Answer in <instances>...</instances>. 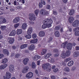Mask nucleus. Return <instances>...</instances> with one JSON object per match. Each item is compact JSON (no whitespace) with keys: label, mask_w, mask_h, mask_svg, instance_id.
I'll use <instances>...</instances> for the list:
<instances>
[{"label":"nucleus","mask_w":79,"mask_h":79,"mask_svg":"<svg viewBox=\"0 0 79 79\" xmlns=\"http://www.w3.org/2000/svg\"><path fill=\"white\" fill-rule=\"evenodd\" d=\"M32 32V28L30 27L27 31V34L28 35H31Z\"/></svg>","instance_id":"16"},{"label":"nucleus","mask_w":79,"mask_h":79,"mask_svg":"<svg viewBox=\"0 0 79 79\" xmlns=\"http://www.w3.org/2000/svg\"><path fill=\"white\" fill-rule=\"evenodd\" d=\"M72 47H73V44L71 43H69L68 44V43L66 47L67 49L71 50V48H72Z\"/></svg>","instance_id":"6"},{"label":"nucleus","mask_w":79,"mask_h":79,"mask_svg":"<svg viewBox=\"0 0 79 79\" xmlns=\"http://www.w3.org/2000/svg\"><path fill=\"white\" fill-rule=\"evenodd\" d=\"M29 19L31 21L32 20H33V21L35 20V15L29 17Z\"/></svg>","instance_id":"28"},{"label":"nucleus","mask_w":79,"mask_h":79,"mask_svg":"<svg viewBox=\"0 0 79 79\" xmlns=\"http://www.w3.org/2000/svg\"><path fill=\"white\" fill-rule=\"evenodd\" d=\"M1 30H2V31H3V30H5V29H6V26H1Z\"/></svg>","instance_id":"50"},{"label":"nucleus","mask_w":79,"mask_h":79,"mask_svg":"<svg viewBox=\"0 0 79 79\" xmlns=\"http://www.w3.org/2000/svg\"><path fill=\"white\" fill-rule=\"evenodd\" d=\"M8 39L9 40V42L10 44H13L15 41V39L14 38H9Z\"/></svg>","instance_id":"14"},{"label":"nucleus","mask_w":79,"mask_h":79,"mask_svg":"<svg viewBox=\"0 0 79 79\" xmlns=\"http://www.w3.org/2000/svg\"><path fill=\"white\" fill-rule=\"evenodd\" d=\"M76 69V67L75 66H73L72 67V71H74L75 69Z\"/></svg>","instance_id":"60"},{"label":"nucleus","mask_w":79,"mask_h":79,"mask_svg":"<svg viewBox=\"0 0 79 79\" xmlns=\"http://www.w3.org/2000/svg\"><path fill=\"white\" fill-rule=\"evenodd\" d=\"M61 56L63 58H65L66 57V54H65V53L64 52H63L61 54Z\"/></svg>","instance_id":"35"},{"label":"nucleus","mask_w":79,"mask_h":79,"mask_svg":"<svg viewBox=\"0 0 79 79\" xmlns=\"http://www.w3.org/2000/svg\"><path fill=\"white\" fill-rule=\"evenodd\" d=\"M40 37H43L45 35V32L44 31H40L39 32Z\"/></svg>","instance_id":"15"},{"label":"nucleus","mask_w":79,"mask_h":79,"mask_svg":"<svg viewBox=\"0 0 79 79\" xmlns=\"http://www.w3.org/2000/svg\"><path fill=\"white\" fill-rule=\"evenodd\" d=\"M52 54H50V53H49L46 54L44 56V58H45L46 59H47V58H48L50 56H52Z\"/></svg>","instance_id":"19"},{"label":"nucleus","mask_w":79,"mask_h":79,"mask_svg":"<svg viewBox=\"0 0 79 79\" xmlns=\"http://www.w3.org/2000/svg\"><path fill=\"white\" fill-rule=\"evenodd\" d=\"M55 35L56 37H58L60 36V33L58 31H56L55 32Z\"/></svg>","instance_id":"33"},{"label":"nucleus","mask_w":79,"mask_h":79,"mask_svg":"<svg viewBox=\"0 0 79 79\" xmlns=\"http://www.w3.org/2000/svg\"><path fill=\"white\" fill-rule=\"evenodd\" d=\"M68 30L70 31L71 32L72 31V28L71 27H68Z\"/></svg>","instance_id":"57"},{"label":"nucleus","mask_w":79,"mask_h":79,"mask_svg":"<svg viewBox=\"0 0 79 79\" xmlns=\"http://www.w3.org/2000/svg\"><path fill=\"white\" fill-rule=\"evenodd\" d=\"M74 12H75L74 10L73 9L70 10L69 12V15H70V16H73L74 14Z\"/></svg>","instance_id":"17"},{"label":"nucleus","mask_w":79,"mask_h":79,"mask_svg":"<svg viewBox=\"0 0 79 79\" xmlns=\"http://www.w3.org/2000/svg\"><path fill=\"white\" fill-rule=\"evenodd\" d=\"M40 58H41L40 56H39V55H35V60H38V59H39Z\"/></svg>","instance_id":"42"},{"label":"nucleus","mask_w":79,"mask_h":79,"mask_svg":"<svg viewBox=\"0 0 79 79\" xmlns=\"http://www.w3.org/2000/svg\"><path fill=\"white\" fill-rule=\"evenodd\" d=\"M2 57H4V55L3 54H0V59H1Z\"/></svg>","instance_id":"61"},{"label":"nucleus","mask_w":79,"mask_h":79,"mask_svg":"<svg viewBox=\"0 0 79 79\" xmlns=\"http://www.w3.org/2000/svg\"><path fill=\"white\" fill-rule=\"evenodd\" d=\"M37 39H35L32 40L30 41L31 44H35L37 42Z\"/></svg>","instance_id":"23"},{"label":"nucleus","mask_w":79,"mask_h":79,"mask_svg":"<svg viewBox=\"0 0 79 79\" xmlns=\"http://www.w3.org/2000/svg\"><path fill=\"white\" fill-rule=\"evenodd\" d=\"M64 70L66 72H69V68L67 67H66L64 69Z\"/></svg>","instance_id":"40"},{"label":"nucleus","mask_w":79,"mask_h":79,"mask_svg":"<svg viewBox=\"0 0 79 79\" xmlns=\"http://www.w3.org/2000/svg\"><path fill=\"white\" fill-rule=\"evenodd\" d=\"M53 23V21L51 19H48V26L49 27H50L52 26V24Z\"/></svg>","instance_id":"18"},{"label":"nucleus","mask_w":79,"mask_h":79,"mask_svg":"<svg viewBox=\"0 0 79 79\" xmlns=\"http://www.w3.org/2000/svg\"><path fill=\"white\" fill-rule=\"evenodd\" d=\"M52 40L53 38H52V37L50 36L48 39V42H51V41H52Z\"/></svg>","instance_id":"53"},{"label":"nucleus","mask_w":79,"mask_h":79,"mask_svg":"<svg viewBox=\"0 0 79 79\" xmlns=\"http://www.w3.org/2000/svg\"><path fill=\"white\" fill-rule=\"evenodd\" d=\"M51 67L50 66L48 67L45 70H46L47 71H48V72H50L51 71Z\"/></svg>","instance_id":"38"},{"label":"nucleus","mask_w":79,"mask_h":79,"mask_svg":"<svg viewBox=\"0 0 79 79\" xmlns=\"http://www.w3.org/2000/svg\"><path fill=\"white\" fill-rule=\"evenodd\" d=\"M15 34H16V31L15 30H13L9 34V35L10 36H14V35H15Z\"/></svg>","instance_id":"13"},{"label":"nucleus","mask_w":79,"mask_h":79,"mask_svg":"<svg viewBox=\"0 0 79 79\" xmlns=\"http://www.w3.org/2000/svg\"><path fill=\"white\" fill-rule=\"evenodd\" d=\"M53 52L56 53H58L59 52L58 50L56 48L55 49L53 50Z\"/></svg>","instance_id":"51"},{"label":"nucleus","mask_w":79,"mask_h":79,"mask_svg":"<svg viewBox=\"0 0 79 79\" xmlns=\"http://www.w3.org/2000/svg\"><path fill=\"white\" fill-rule=\"evenodd\" d=\"M70 60H71V58L70 57H69L66 58L65 60V62H68V61H70Z\"/></svg>","instance_id":"52"},{"label":"nucleus","mask_w":79,"mask_h":79,"mask_svg":"<svg viewBox=\"0 0 79 79\" xmlns=\"http://www.w3.org/2000/svg\"><path fill=\"white\" fill-rule=\"evenodd\" d=\"M20 56H21V54H20L17 53L15 55V58H18Z\"/></svg>","instance_id":"46"},{"label":"nucleus","mask_w":79,"mask_h":79,"mask_svg":"<svg viewBox=\"0 0 79 79\" xmlns=\"http://www.w3.org/2000/svg\"><path fill=\"white\" fill-rule=\"evenodd\" d=\"M34 13H35V14L36 16H37V15H38V13H39V10L37 9L35 10L34 11Z\"/></svg>","instance_id":"43"},{"label":"nucleus","mask_w":79,"mask_h":79,"mask_svg":"<svg viewBox=\"0 0 79 79\" xmlns=\"http://www.w3.org/2000/svg\"><path fill=\"white\" fill-rule=\"evenodd\" d=\"M32 36L33 39H35L37 37V35L36 34H33L32 35Z\"/></svg>","instance_id":"56"},{"label":"nucleus","mask_w":79,"mask_h":79,"mask_svg":"<svg viewBox=\"0 0 79 79\" xmlns=\"http://www.w3.org/2000/svg\"><path fill=\"white\" fill-rule=\"evenodd\" d=\"M19 21V17H16L14 19L13 23H18Z\"/></svg>","instance_id":"8"},{"label":"nucleus","mask_w":79,"mask_h":79,"mask_svg":"<svg viewBox=\"0 0 79 79\" xmlns=\"http://www.w3.org/2000/svg\"><path fill=\"white\" fill-rule=\"evenodd\" d=\"M75 35L76 36H79V31H77L75 32Z\"/></svg>","instance_id":"47"},{"label":"nucleus","mask_w":79,"mask_h":79,"mask_svg":"<svg viewBox=\"0 0 79 79\" xmlns=\"http://www.w3.org/2000/svg\"><path fill=\"white\" fill-rule=\"evenodd\" d=\"M35 48V46L34 44H33L31 45L30 46L28 47V49H29V50H34Z\"/></svg>","instance_id":"11"},{"label":"nucleus","mask_w":79,"mask_h":79,"mask_svg":"<svg viewBox=\"0 0 79 79\" xmlns=\"http://www.w3.org/2000/svg\"><path fill=\"white\" fill-rule=\"evenodd\" d=\"M74 64V62L73 60H71L68 63V65L69 66H71Z\"/></svg>","instance_id":"29"},{"label":"nucleus","mask_w":79,"mask_h":79,"mask_svg":"<svg viewBox=\"0 0 79 79\" xmlns=\"http://www.w3.org/2000/svg\"><path fill=\"white\" fill-rule=\"evenodd\" d=\"M36 67V64H35L34 62H32V68H33L34 69V68H35Z\"/></svg>","instance_id":"39"},{"label":"nucleus","mask_w":79,"mask_h":79,"mask_svg":"<svg viewBox=\"0 0 79 79\" xmlns=\"http://www.w3.org/2000/svg\"><path fill=\"white\" fill-rule=\"evenodd\" d=\"M76 50H79V46H76Z\"/></svg>","instance_id":"64"},{"label":"nucleus","mask_w":79,"mask_h":79,"mask_svg":"<svg viewBox=\"0 0 79 79\" xmlns=\"http://www.w3.org/2000/svg\"><path fill=\"white\" fill-rule=\"evenodd\" d=\"M33 73L31 72H30L26 74V77H27V79H30V78L32 77H33Z\"/></svg>","instance_id":"4"},{"label":"nucleus","mask_w":79,"mask_h":79,"mask_svg":"<svg viewBox=\"0 0 79 79\" xmlns=\"http://www.w3.org/2000/svg\"><path fill=\"white\" fill-rule=\"evenodd\" d=\"M27 47V44H23L20 46V49H23V48H26V47Z\"/></svg>","instance_id":"22"},{"label":"nucleus","mask_w":79,"mask_h":79,"mask_svg":"<svg viewBox=\"0 0 79 79\" xmlns=\"http://www.w3.org/2000/svg\"><path fill=\"white\" fill-rule=\"evenodd\" d=\"M48 19H46L43 21V23L48 26Z\"/></svg>","instance_id":"24"},{"label":"nucleus","mask_w":79,"mask_h":79,"mask_svg":"<svg viewBox=\"0 0 79 79\" xmlns=\"http://www.w3.org/2000/svg\"><path fill=\"white\" fill-rule=\"evenodd\" d=\"M71 54V51H67L65 53V55L67 56H69Z\"/></svg>","instance_id":"34"},{"label":"nucleus","mask_w":79,"mask_h":79,"mask_svg":"<svg viewBox=\"0 0 79 79\" xmlns=\"http://www.w3.org/2000/svg\"><path fill=\"white\" fill-rule=\"evenodd\" d=\"M54 62H55V60H54V59L53 58H51L50 62L51 63H53Z\"/></svg>","instance_id":"55"},{"label":"nucleus","mask_w":79,"mask_h":79,"mask_svg":"<svg viewBox=\"0 0 79 79\" xmlns=\"http://www.w3.org/2000/svg\"><path fill=\"white\" fill-rule=\"evenodd\" d=\"M19 26V23H16L14 25V27L15 28H17L18 26Z\"/></svg>","instance_id":"54"},{"label":"nucleus","mask_w":79,"mask_h":79,"mask_svg":"<svg viewBox=\"0 0 79 79\" xmlns=\"http://www.w3.org/2000/svg\"><path fill=\"white\" fill-rule=\"evenodd\" d=\"M28 61H29V59L28 58H25L23 60V63L25 65H26L27 64Z\"/></svg>","instance_id":"9"},{"label":"nucleus","mask_w":79,"mask_h":79,"mask_svg":"<svg viewBox=\"0 0 79 79\" xmlns=\"http://www.w3.org/2000/svg\"><path fill=\"white\" fill-rule=\"evenodd\" d=\"M11 74L8 72H6V74L5 76H4V79H10Z\"/></svg>","instance_id":"2"},{"label":"nucleus","mask_w":79,"mask_h":79,"mask_svg":"<svg viewBox=\"0 0 79 79\" xmlns=\"http://www.w3.org/2000/svg\"><path fill=\"white\" fill-rule=\"evenodd\" d=\"M25 37H26V39H31V36L30 35H27L25 36Z\"/></svg>","instance_id":"36"},{"label":"nucleus","mask_w":79,"mask_h":79,"mask_svg":"<svg viewBox=\"0 0 79 79\" xmlns=\"http://www.w3.org/2000/svg\"><path fill=\"white\" fill-rule=\"evenodd\" d=\"M22 27L23 29H26L27 27V24L26 23H24L22 24Z\"/></svg>","instance_id":"32"},{"label":"nucleus","mask_w":79,"mask_h":79,"mask_svg":"<svg viewBox=\"0 0 79 79\" xmlns=\"http://www.w3.org/2000/svg\"><path fill=\"white\" fill-rule=\"evenodd\" d=\"M40 14L42 15H47L48 14V12L45 9H42L40 11Z\"/></svg>","instance_id":"1"},{"label":"nucleus","mask_w":79,"mask_h":79,"mask_svg":"<svg viewBox=\"0 0 79 79\" xmlns=\"http://www.w3.org/2000/svg\"><path fill=\"white\" fill-rule=\"evenodd\" d=\"M2 19H3L2 21H0V23H5L6 22V19L5 18H3Z\"/></svg>","instance_id":"44"},{"label":"nucleus","mask_w":79,"mask_h":79,"mask_svg":"<svg viewBox=\"0 0 79 79\" xmlns=\"http://www.w3.org/2000/svg\"><path fill=\"white\" fill-rule=\"evenodd\" d=\"M53 13L54 15H56L58 14L57 12L55 11H53Z\"/></svg>","instance_id":"58"},{"label":"nucleus","mask_w":79,"mask_h":79,"mask_svg":"<svg viewBox=\"0 0 79 79\" xmlns=\"http://www.w3.org/2000/svg\"><path fill=\"white\" fill-rule=\"evenodd\" d=\"M22 31L21 29H18L17 30L16 33L18 35H19V34H22Z\"/></svg>","instance_id":"26"},{"label":"nucleus","mask_w":79,"mask_h":79,"mask_svg":"<svg viewBox=\"0 0 79 79\" xmlns=\"http://www.w3.org/2000/svg\"><path fill=\"white\" fill-rule=\"evenodd\" d=\"M79 24V21L77 20L75 21L72 23V26L73 27H77L78 26Z\"/></svg>","instance_id":"3"},{"label":"nucleus","mask_w":79,"mask_h":79,"mask_svg":"<svg viewBox=\"0 0 79 79\" xmlns=\"http://www.w3.org/2000/svg\"><path fill=\"white\" fill-rule=\"evenodd\" d=\"M47 50H46L45 49H43L42 50V51L41 53V54L42 55H45V53H46V52H47Z\"/></svg>","instance_id":"27"},{"label":"nucleus","mask_w":79,"mask_h":79,"mask_svg":"<svg viewBox=\"0 0 79 79\" xmlns=\"http://www.w3.org/2000/svg\"><path fill=\"white\" fill-rule=\"evenodd\" d=\"M61 28V26L60 25H58L55 27V30H60Z\"/></svg>","instance_id":"37"},{"label":"nucleus","mask_w":79,"mask_h":79,"mask_svg":"<svg viewBox=\"0 0 79 79\" xmlns=\"http://www.w3.org/2000/svg\"><path fill=\"white\" fill-rule=\"evenodd\" d=\"M2 52L4 54L8 55L9 54V52L6 49H3L2 50Z\"/></svg>","instance_id":"25"},{"label":"nucleus","mask_w":79,"mask_h":79,"mask_svg":"<svg viewBox=\"0 0 79 79\" xmlns=\"http://www.w3.org/2000/svg\"><path fill=\"white\" fill-rule=\"evenodd\" d=\"M8 61V60H7V59L5 58L3 59L2 60V63H6V62Z\"/></svg>","instance_id":"45"},{"label":"nucleus","mask_w":79,"mask_h":79,"mask_svg":"<svg viewBox=\"0 0 79 79\" xmlns=\"http://www.w3.org/2000/svg\"><path fill=\"white\" fill-rule=\"evenodd\" d=\"M59 71V69L58 68H56L54 69L53 70V72L54 73H56V72H58Z\"/></svg>","instance_id":"49"},{"label":"nucleus","mask_w":79,"mask_h":79,"mask_svg":"<svg viewBox=\"0 0 79 79\" xmlns=\"http://www.w3.org/2000/svg\"><path fill=\"white\" fill-rule=\"evenodd\" d=\"M35 74L36 76L39 77V71H38L37 69H36L35 70Z\"/></svg>","instance_id":"41"},{"label":"nucleus","mask_w":79,"mask_h":79,"mask_svg":"<svg viewBox=\"0 0 79 79\" xmlns=\"http://www.w3.org/2000/svg\"><path fill=\"white\" fill-rule=\"evenodd\" d=\"M48 66H50V64L48 63L43 64L42 65V68L44 69H46L47 68H48Z\"/></svg>","instance_id":"5"},{"label":"nucleus","mask_w":79,"mask_h":79,"mask_svg":"<svg viewBox=\"0 0 79 79\" xmlns=\"http://www.w3.org/2000/svg\"><path fill=\"white\" fill-rule=\"evenodd\" d=\"M28 69H29V67L27 66L25 67H24L23 69L22 72L23 73H26L27 71H28Z\"/></svg>","instance_id":"7"},{"label":"nucleus","mask_w":79,"mask_h":79,"mask_svg":"<svg viewBox=\"0 0 79 79\" xmlns=\"http://www.w3.org/2000/svg\"><path fill=\"white\" fill-rule=\"evenodd\" d=\"M17 9H19V10H21L22 8L21 7V6H18L17 7Z\"/></svg>","instance_id":"62"},{"label":"nucleus","mask_w":79,"mask_h":79,"mask_svg":"<svg viewBox=\"0 0 79 79\" xmlns=\"http://www.w3.org/2000/svg\"><path fill=\"white\" fill-rule=\"evenodd\" d=\"M79 56V52L78 51L75 52L73 55V56L74 58H76V57H78Z\"/></svg>","instance_id":"12"},{"label":"nucleus","mask_w":79,"mask_h":79,"mask_svg":"<svg viewBox=\"0 0 79 79\" xmlns=\"http://www.w3.org/2000/svg\"><path fill=\"white\" fill-rule=\"evenodd\" d=\"M68 41H66L65 43H63L62 44V47L63 48H66V46L68 44Z\"/></svg>","instance_id":"30"},{"label":"nucleus","mask_w":79,"mask_h":79,"mask_svg":"<svg viewBox=\"0 0 79 79\" xmlns=\"http://www.w3.org/2000/svg\"><path fill=\"white\" fill-rule=\"evenodd\" d=\"M8 65L6 64H5L4 65H2L0 66V69H4Z\"/></svg>","instance_id":"20"},{"label":"nucleus","mask_w":79,"mask_h":79,"mask_svg":"<svg viewBox=\"0 0 79 79\" xmlns=\"http://www.w3.org/2000/svg\"><path fill=\"white\" fill-rule=\"evenodd\" d=\"M51 78L52 79H56L55 77V76H52L51 77Z\"/></svg>","instance_id":"63"},{"label":"nucleus","mask_w":79,"mask_h":79,"mask_svg":"<svg viewBox=\"0 0 79 79\" xmlns=\"http://www.w3.org/2000/svg\"><path fill=\"white\" fill-rule=\"evenodd\" d=\"M42 27L43 29H45L47 27H50L48 25L44 24L42 25Z\"/></svg>","instance_id":"31"},{"label":"nucleus","mask_w":79,"mask_h":79,"mask_svg":"<svg viewBox=\"0 0 79 79\" xmlns=\"http://www.w3.org/2000/svg\"><path fill=\"white\" fill-rule=\"evenodd\" d=\"M74 18L72 16L69 17V21L70 23H73V21H74Z\"/></svg>","instance_id":"21"},{"label":"nucleus","mask_w":79,"mask_h":79,"mask_svg":"<svg viewBox=\"0 0 79 79\" xmlns=\"http://www.w3.org/2000/svg\"><path fill=\"white\" fill-rule=\"evenodd\" d=\"M9 71L11 73H13L14 69V66L13 64H11L9 66Z\"/></svg>","instance_id":"10"},{"label":"nucleus","mask_w":79,"mask_h":79,"mask_svg":"<svg viewBox=\"0 0 79 79\" xmlns=\"http://www.w3.org/2000/svg\"><path fill=\"white\" fill-rule=\"evenodd\" d=\"M43 7L42 4L41 2H40L39 3V8H41Z\"/></svg>","instance_id":"48"},{"label":"nucleus","mask_w":79,"mask_h":79,"mask_svg":"<svg viewBox=\"0 0 79 79\" xmlns=\"http://www.w3.org/2000/svg\"><path fill=\"white\" fill-rule=\"evenodd\" d=\"M41 3L43 5H45V2L44 0H41Z\"/></svg>","instance_id":"59"}]
</instances>
